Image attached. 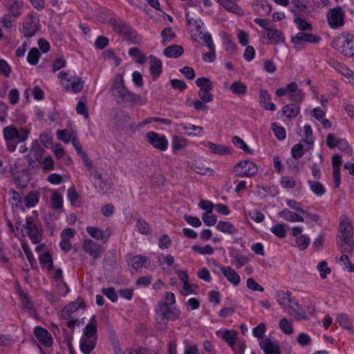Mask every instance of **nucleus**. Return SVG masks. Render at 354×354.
<instances>
[{
	"mask_svg": "<svg viewBox=\"0 0 354 354\" xmlns=\"http://www.w3.org/2000/svg\"><path fill=\"white\" fill-rule=\"evenodd\" d=\"M3 134L8 149L13 152L19 143L28 138L30 130L26 127L17 129L13 125H10L3 129Z\"/></svg>",
	"mask_w": 354,
	"mask_h": 354,
	"instance_id": "nucleus-1",
	"label": "nucleus"
},
{
	"mask_svg": "<svg viewBox=\"0 0 354 354\" xmlns=\"http://www.w3.org/2000/svg\"><path fill=\"white\" fill-rule=\"evenodd\" d=\"M266 330V324L261 322L252 329V334L259 339V345L265 354H281L277 341L272 340L270 337L263 339Z\"/></svg>",
	"mask_w": 354,
	"mask_h": 354,
	"instance_id": "nucleus-2",
	"label": "nucleus"
},
{
	"mask_svg": "<svg viewBox=\"0 0 354 354\" xmlns=\"http://www.w3.org/2000/svg\"><path fill=\"white\" fill-rule=\"evenodd\" d=\"M97 339V322L95 319H92L82 330L80 340V348L82 353L90 354L95 347Z\"/></svg>",
	"mask_w": 354,
	"mask_h": 354,
	"instance_id": "nucleus-3",
	"label": "nucleus"
},
{
	"mask_svg": "<svg viewBox=\"0 0 354 354\" xmlns=\"http://www.w3.org/2000/svg\"><path fill=\"white\" fill-rule=\"evenodd\" d=\"M275 297L279 305L289 313H295L298 319L306 317L305 313L298 302L291 297L290 291L279 290L275 294Z\"/></svg>",
	"mask_w": 354,
	"mask_h": 354,
	"instance_id": "nucleus-4",
	"label": "nucleus"
},
{
	"mask_svg": "<svg viewBox=\"0 0 354 354\" xmlns=\"http://www.w3.org/2000/svg\"><path fill=\"white\" fill-rule=\"evenodd\" d=\"M15 225V227H14L10 221L8 222L10 230L17 236L25 237L28 236L32 243H37L38 242L39 232L30 219L27 218L25 223H23L21 221H17Z\"/></svg>",
	"mask_w": 354,
	"mask_h": 354,
	"instance_id": "nucleus-5",
	"label": "nucleus"
},
{
	"mask_svg": "<svg viewBox=\"0 0 354 354\" xmlns=\"http://www.w3.org/2000/svg\"><path fill=\"white\" fill-rule=\"evenodd\" d=\"M352 236L353 228L349 219L344 216L342 217L337 243L342 250L350 251L353 250L351 241Z\"/></svg>",
	"mask_w": 354,
	"mask_h": 354,
	"instance_id": "nucleus-6",
	"label": "nucleus"
},
{
	"mask_svg": "<svg viewBox=\"0 0 354 354\" xmlns=\"http://www.w3.org/2000/svg\"><path fill=\"white\" fill-rule=\"evenodd\" d=\"M331 46L346 57H354V35L342 33L332 41Z\"/></svg>",
	"mask_w": 354,
	"mask_h": 354,
	"instance_id": "nucleus-7",
	"label": "nucleus"
},
{
	"mask_svg": "<svg viewBox=\"0 0 354 354\" xmlns=\"http://www.w3.org/2000/svg\"><path fill=\"white\" fill-rule=\"evenodd\" d=\"M56 134L58 139L63 141L64 143H69L71 142L78 155L82 157L84 165L88 168L91 167V162L87 156L86 153L82 149L81 145L73 131L67 129L57 130Z\"/></svg>",
	"mask_w": 354,
	"mask_h": 354,
	"instance_id": "nucleus-8",
	"label": "nucleus"
},
{
	"mask_svg": "<svg viewBox=\"0 0 354 354\" xmlns=\"http://www.w3.org/2000/svg\"><path fill=\"white\" fill-rule=\"evenodd\" d=\"M111 91L118 103L128 102L131 92L124 86L123 74H118L115 76Z\"/></svg>",
	"mask_w": 354,
	"mask_h": 354,
	"instance_id": "nucleus-9",
	"label": "nucleus"
},
{
	"mask_svg": "<svg viewBox=\"0 0 354 354\" xmlns=\"http://www.w3.org/2000/svg\"><path fill=\"white\" fill-rule=\"evenodd\" d=\"M275 95L279 97L287 96L290 100L295 102H301L305 98V93L294 82L288 83L285 86L278 88L275 91Z\"/></svg>",
	"mask_w": 354,
	"mask_h": 354,
	"instance_id": "nucleus-10",
	"label": "nucleus"
},
{
	"mask_svg": "<svg viewBox=\"0 0 354 354\" xmlns=\"http://www.w3.org/2000/svg\"><path fill=\"white\" fill-rule=\"evenodd\" d=\"M326 17L328 26L331 29H337L345 24L346 14L340 6L329 9Z\"/></svg>",
	"mask_w": 354,
	"mask_h": 354,
	"instance_id": "nucleus-11",
	"label": "nucleus"
},
{
	"mask_svg": "<svg viewBox=\"0 0 354 354\" xmlns=\"http://www.w3.org/2000/svg\"><path fill=\"white\" fill-rule=\"evenodd\" d=\"M185 17L192 37L196 41L201 39V37L205 33L203 32L205 29L203 21L198 17L193 16L189 11H186Z\"/></svg>",
	"mask_w": 354,
	"mask_h": 354,
	"instance_id": "nucleus-12",
	"label": "nucleus"
},
{
	"mask_svg": "<svg viewBox=\"0 0 354 354\" xmlns=\"http://www.w3.org/2000/svg\"><path fill=\"white\" fill-rule=\"evenodd\" d=\"M233 172L236 176L250 177L257 174L258 167L249 160H241L234 167Z\"/></svg>",
	"mask_w": 354,
	"mask_h": 354,
	"instance_id": "nucleus-13",
	"label": "nucleus"
},
{
	"mask_svg": "<svg viewBox=\"0 0 354 354\" xmlns=\"http://www.w3.org/2000/svg\"><path fill=\"white\" fill-rule=\"evenodd\" d=\"M146 138L153 148L161 151L167 150L169 142L165 135L155 131H149L146 134Z\"/></svg>",
	"mask_w": 354,
	"mask_h": 354,
	"instance_id": "nucleus-14",
	"label": "nucleus"
},
{
	"mask_svg": "<svg viewBox=\"0 0 354 354\" xmlns=\"http://www.w3.org/2000/svg\"><path fill=\"white\" fill-rule=\"evenodd\" d=\"M208 152L218 156H229L232 154L231 147L225 145L214 143L209 140H203L200 143Z\"/></svg>",
	"mask_w": 354,
	"mask_h": 354,
	"instance_id": "nucleus-15",
	"label": "nucleus"
},
{
	"mask_svg": "<svg viewBox=\"0 0 354 354\" xmlns=\"http://www.w3.org/2000/svg\"><path fill=\"white\" fill-rule=\"evenodd\" d=\"M35 251L39 254V261L41 268L48 272L52 270L53 268V259L51 254L46 250L45 245H37Z\"/></svg>",
	"mask_w": 354,
	"mask_h": 354,
	"instance_id": "nucleus-16",
	"label": "nucleus"
},
{
	"mask_svg": "<svg viewBox=\"0 0 354 354\" xmlns=\"http://www.w3.org/2000/svg\"><path fill=\"white\" fill-rule=\"evenodd\" d=\"M158 262L162 270L166 273L171 274L176 270V261L170 254L159 255Z\"/></svg>",
	"mask_w": 354,
	"mask_h": 354,
	"instance_id": "nucleus-17",
	"label": "nucleus"
},
{
	"mask_svg": "<svg viewBox=\"0 0 354 354\" xmlns=\"http://www.w3.org/2000/svg\"><path fill=\"white\" fill-rule=\"evenodd\" d=\"M201 40L209 49V52L204 53L203 55V59L205 62L212 63L215 60L216 53L215 46L212 41V35L209 32H206L201 37Z\"/></svg>",
	"mask_w": 354,
	"mask_h": 354,
	"instance_id": "nucleus-18",
	"label": "nucleus"
},
{
	"mask_svg": "<svg viewBox=\"0 0 354 354\" xmlns=\"http://www.w3.org/2000/svg\"><path fill=\"white\" fill-rule=\"evenodd\" d=\"M158 313L165 319L170 320L177 319L180 315V310L176 307H171L163 302H160L157 307Z\"/></svg>",
	"mask_w": 354,
	"mask_h": 354,
	"instance_id": "nucleus-19",
	"label": "nucleus"
},
{
	"mask_svg": "<svg viewBox=\"0 0 354 354\" xmlns=\"http://www.w3.org/2000/svg\"><path fill=\"white\" fill-rule=\"evenodd\" d=\"M39 29V20L35 16H29L23 24L21 32L26 37H32Z\"/></svg>",
	"mask_w": 354,
	"mask_h": 354,
	"instance_id": "nucleus-20",
	"label": "nucleus"
},
{
	"mask_svg": "<svg viewBox=\"0 0 354 354\" xmlns=\"http://www.w3.org/2000/svg\"><path fill=\"white\" fill-rule=\"evenodd\" d=\"M218 267L223 277L233 286H238L240 284L241 277L233 268L230 266H218Z\"/></svg>",
	"mask_w": 354,
	"mask_h": 354,
	"instance_id": "nucleus-21",
	"label": "nucleus"
},
{
	"mask_svg": "<svg viewBox=\"0 0 354 354\" xmlns=\"http://www.w3.org/2000/svg\"><path fill=\"white\" fill-rule=\"evenodd\" d=\"M216 335L226 342L230 347H234L238 337V333L233 329L220 328L216 331Z\"/></svg>",
	"mask_w": 354,
	"mask_h": 354,
	"instance_id": "nucleus-22",
	"label": "nucleus"
},
{
	"mask_svg": "<svg viewBox=\"0 0 354 354\" xmlns=\"http://www.w3.org/2000/svg\"><path fill=\"white\" fill-rule=\"evenodd\" d=\"M179 279L183 282V286L180 289V293L183 295H188L194 292L192 285L189 281L187 272L185 270H176L174 271Z\"/></svg>",
	"mask_w": 354,
	"mask_h": 354,
	"instance_id": "nucleus-23",
	"label": "nucleus"
},
{
	"mask_svg": "<svg viewBox=\"0 0 354 354\" xmlns=\"http://www.w3.org/2000/svg\"><path fill=\"white\" fill-rule=\"evenodd\" d=\"M188 136L201 138L205 134L204 129L190 123H182L179 125Z\"/></svg>",
	"mask_w": 354,
	"mask_h": 354,
	"instance_id": "nucleus-24",
	"label": "nucleus"
},
{
	"mask_svg": "<svg viewBox=\"0 0 354 354\" xmlns=\"http://www.w3.org/2000/svg\"><path fill=\"white\" fill-rule=\"evenodd\" d=\"M216 1L229 12L241 17L245 15L244 10L232 0H216Z\"/></svg>",
	"mask_w": 354,
	"mask_h": 354,
	"instance_id": "nucleus-25",
	"label": "nucleus"
},
{
	"mask_svg": "<svg viewBox=\"0 0 354 354\" xmlns=\"http://www.w3.org/2000/svg\"><path fill=\"white\" fill-rule=\"evenodd\" d=\"M35 335L38 341L46 346H50L53 343V338L47 330L37 326L34 330Z\"/></svg>",
	"mask_w": 354,
	"mask_h": 354,
	"instance_id": "nucleus-26",
	"label": "nucleus"
},
{
	"mask_svg": "<svg viewBox=\"0 0 354 354\" xmlns=\"http://www.w3.org/2000/svg\"><path fill=\"white\" fill-rule=\"evenodd\" d=\"M263 36H266L268 41V44H282L285 41V37L283 34L279 30L274 28H270L267 30Z\"/></svg>",
	"mask_w": 354,
	"mask_h": 354,
	"instance_id": "nucleus-27",
	"label": "nucleus"
},
{
	"mask_svg": "<svg viewBox=\"0 0 354 354\" xmlns=\"http://www.w3.org/2000/svg\"><path fill=\"white\" fill-rule=\"evenodd\" d=\"M149 61L150 74L153 80H156L162 73V62L160 61V59L153 56L149 57Z\"/></svg>",
	"mask_w": 354,
	"mask_h": 354,
	"instance_id": "nucleus-28",
	"label": "nucleus"
},
{
	"mask_svg": "<svg viewBox=\"0 0 354 354\" xmlns=\"http://www.w3.org/2000/svg\"><path fill=\"white\" fill-rule=\"evenodd\" d=\"M74 234L75 232L71 228H66L62 232L59 245L62 250H70L71 248L70 240L74 236Z\"/></svg>",
	"mask_w": 354,
	"mask_h": 354,
	"instance_id": "nucleus-29",
	"label": "nucleus"
},
{
	"mask_svg": "<svg viewBox=\"0 0 354 354\" xmlns=\"http://www.w3.org/2000/svg\"><path fill=\"white\" fill-rule=\"evenodd\" d=\"M332 162H333V179H334V184L335 187L336 188H338L340 185V167L342 165V158L339 155H335L333 156L332 158Z\"/></svg>",
	"mask_w": 354,
	"mask_h": 354,
	"instance_id": "nucleus-30",
	"label": "nucleus"
},
{
	"mask_svg": "<svg viewBox=\"0 0 354 354\" xmlns=\"http://www.w3.org/2000/svg\"><path fill=\"white\" fill-rule=\"evenodd\" d=\"M260 105L261 106L268 111H275L276 106L271 101V95L267 90H261L260 91Z\"/></svg>",
	"mask_w": 354,
	"mask_h": 354,
	"instance_id": "nucleus-31",
	"label": "nucleus"
},
{
	"mask_svg": "<svg viewBox=\"0 0 354 354\" xmlns=\"http://www.w3.org/2000/svg\"><path fill=\"white\" fill-rule=\"evenodd\" d=\"M92 180L95 187L99 188L104 192H108L109 188V181L106 176L101 174L95 173L93 176Z\"/></svg>",
	"mask_w": 354,
	"mask_h": 354,
	"instance_id": "nucleus-32",
	"label": "nucleus"
},
{
	"mask_svg": "<svg viewBox=\"0 0 354 354\" xmlns=\"http://www.w3.org/2000/svg\"><path fill=\"white\" fill-rule=\"evenodd\" d=\"M147 261L146 257L140 255H128L127 258L128 265L136 271L142 269Z\"/></svg>",
	"mask_w": 354,
	"mask_h": 354,
	"instance_id": "nucleus-33",
	"label": "nucleus"
},
{
	"mask_svg": "<svg viewBox=\"0 0 354 354\" xmlns=\"http://www.w3.org/2000/svg\"><path fill=\"white\" fill-rule=\"evenodd\" d=\"M232 144L239 149H241L245 154L254 155L255 151L251 148L242 138L239 136H234L232 138Z\"/></svg>",
	"mask_w": 354,
	"mask_h": 354,
	"instance_id": "nucleus-34",
	"label": "nucleus"
},
{
	"mask_svg": "<svg viewBox=\"0 0 354 354\" xmlns=\"http://www.w3.org/2000/svg\"><path fill=\"white\" fill-rule=\"evenodd\" d=\"M50 273L49 275L54 279V280L57 282V285H61L64 289L63 291L60 292V294L62 295H66L68 292V288L66 286V283L63 281V272L59 268L52 269L50 270Z\"/></svg>",
	"mask_w": 354,
	"mask_h": 354,
	"instance_id": "nucleus-35",
	"label": "nucleus"
},
{
	"mask_svg": "<svg viewBox=\"0 0 354 354\" xmlns=\"http://www.w3.org/2000/svg\"><path fill=\"white\" fill-rule=\"evenodd\" d=\"M86 230L93 238L101 240L103 243H105L110 236L109 230L102 231L95 227H88Z\"/></svg>",
	"mask_w": 354,
	"mask_h": 354,
	"instance_id": "nucleus-36",
	"label": "nucleus"
},
{
	"mask_svg": "<svg viewBox=\"0 0 354 354\" xmlns=\"http://www.w3.org/2000/svg\"><path fill=\"white\" fill-rule=\"evenodd\" d=\"M279 214L283 220L291 223L304 222V221L303 216L299 213L291 212L288 209H283Z\"/></svg>",
	"mask_w": 354,
	"mask_h": 354,
	"instance_id": "nucleus-37",
	"label": "nucleus"
},
{
	"mask_svg": "<svg viewBox=\"0 0 354 354\" xmlns=\"http://www.w3.org/2000/svg\"><path fill=\"white\" fill-rule=\"evenodd\" d=\"M216 229L224 234H233L236 233L237 229L229 221H220L216 225Z\"/></svg>",
	"mask_w": 354,
	"mask_h": 354,
	"instance_id": "nucleus-38",
	"label": "nucleus"
},
{
	"mask_svg": "<svg viewBox=\"0 0 354 354\" xmlns=\"http://www.w3.org/2000/svg\"><path fill=\"white\" fill-rule=\"evenodd\" d=\"M17 293L21 301L22 308L27 310L30 315H34L32 305L30 301L27 294L20 288H17Z\"/></svg>",
	"mask_w": 354,
	"mask_h": 354,
	"instance_id": "nucleus-39",
	"label": "nucleus"
},
{
	"mask_svg": "<svg viewBox=\"0 0 354 354\" xmlns=\"http://www.w3.org/2000/svg\"><path fill=\"white\" fill-rule=\"evenodd\" d=\"M300 112V106L297 104L284 106L281 109L282 115L286 118H295Z\"/></svg>",
	"mask_w": 354,
	"mask_h": 354,
	"instance_id": "nucleus-40",
	"label": "nucleus"
},
{
	"mask_svg": "<svg viewBox=\"0 0 354 354\" xmlns=\"http://www.w3.org/2000/svg\"><path fill=\"white\" fill-rule=\"evenodd\" d=\"M83 86L84 82L80 77L77 76L75 73L73 78L71 79V83L65 89L70 91L73 93H77L82 91Z\"/></svg>",
	"mask_w": 354,
	"mask_h": 354,
	"instance_id": "nucleus-41",
	"label": "nucleus"
},
{
	"mask_svg": "<svg viewBox=\"0 0 354 354\" xmlns=\"http://www.w3.org/2000/svg\"><path fill=\"white\" fill-rule=\"evenodd\" d=\"M84 248L94 258L98 257L100 253L102 252V248L96 245L94 241L90 239H87L84 241Z\"/></svg>",
	"mask_w": 354,
	"mask_h": 354,
	"instance_id": "nucleus-42",
	"label": "nucleus"
},
{
	"mask_svg": "<svg viewBox=\"0 0 354 354\" xmlns=\"http://www.w3.org/2000/svg\"><path fill=\"white\" fill-rule=\"evenodd\" d=\"M308 185L310 191L317 196H322L326 193V187L317 180H308Z\"/></svg>",
	"mask_w": 354,
	"mask_h": 354,
	"instance_id": "nucleus-43",
	"label": "nucleus"
},
{
	"mask_svg": "<svg viewBox=\"0 0 354 354\" xmlns=\"http://www.w3.org/2000/svg\"><path fill=\"white\" fill-rule=\"evenodd\" d=\"M114 354H147L148 351L144 348H122L115 346L113 348Z\"/></svg>",
	"mask_w": 354,
	"mask_h": 354,
	"instance_id": "nucleus-44",
	"label": "nucleus"
},
{
	"mask_svg": "<svg viewBox=\"0 0 354 354\" xmlns=\"http://www.w3.org/2000/svg\"><path fill=\"white\" fill-rule=\"evenodd\" d=\"M192 251L196 254L211 255L214 252V248L210 245H201L194 244L192 246Z\"/></svg>",
	"mask_w": 354,
	"mask_h": 354,
	"instance_id": "nucleus-45",
	"label": "nucleus"
},
{
	"mask_svg": "<svg viewBox=\"0 0 354 354\" xmlns=\"http://www.w3.org/2000/svg\"><path fill=\"white\" fill-rule=\"evenodd\" d=\"M336 70L346 78L348 82L354 88V71L343 64H339Z\"/></svg>",
	"mask_w": 354,
	"mask_h": 354,
	"instance_id": "nucleus-46",
	"label": "nucleus"
},
{
	"mask_svg": "<svg viewBox=\"0 0 354 354\" xmlns=\"http://www.w3.org/2000/svg\"><path fill=\"white\" fill-rule=\"evenodd\" d=\"M232 93L239 96H243L247 93V86L241 81H234L230 86Z\"/></svg>",
	"mask_w": 354,
	"mask_h": 354,
	"instance_id": "nucleus-47",
	"label": "nucleus"
},
{
	"mask_svg": "<svg viewBox=\"0 0 354 354\" xmlns=\"http://www.w3.org/2000/svg\"><path fill=\"white\" fill-rule=\"evenodd\" d=\"M183 53V48L181 46L173 45L167 47L164 50V55L169 58H177Z\"/></svg>",
	"mask_w": 354,
	"mask_h": 354,
	"instance_id": "nucleus-48",
	"label": "nucleus"
},
{
	"mask_svg": "<svg viewBox=\"0 0 354 354\" xmlns=\"http://www.w3.org/2000/svg\"><path fill=\"white\" fill-rule=\"evenodd\" d=\"M187 140L178 136H174L171 139V147L174 153L177 152L187 146Z\"/></svg>",
	"mask_w": 354,
	"mask_h": 354,
	"instance_id": "nucleus-49",
	"label": "nucleus"
},
{
	"mask_svg": "<svg viewBox=\"0 0 354 354\" xmlns=\"http://www.w3.org/2000/svg\"><path fill=\"white\" fill-rule=\"evenodd\" d=\"M75 73V72L73 71H61L58 73L59 83L64 88H66L71 83V79L73 78Z\"/></svg>",
	"mask_w": 354,
	"mask_h": 354,
	"instance_id": "nucleus-50",
	"label": "nucleus"
},
{
	"mask_svg": "<svg viewBox=\"0 0 354 354\" xmlns=\"http://www.w3.org/2000/svg\"><path fill=\"white\" fill-rule=\"evenodd\" d=\"M302 142L306 145L312 146L314 143V138L313 136V130L310 125H304L302 130Z\"/></svg>",
	"mask_w": 354,
	"mask_h": 354,
	"instance_id": "nucleus-51",
	"label": "nucleus"
},
{
	"mask_svg": "<svg viewBox=\"0 0 354 354\" xmlns=\"http://www.w3.org/2000/svg\"><path fill=\"white\" fill-rule=\"evenodd\" d=\"M279 328L283 333L287 335H290L294 332L292 321L286 318H282L279 320Z\"/></svg>",
	"mask_w": 354,
	"mask_h": 354,
	"instance_id": "nucleus-52",
	"label": "nucleus"
},
{
	"mask_svg": "<svg viewBox=\"0 0 354 354\" xmlns=\"http://www.w3.org/2000/svg\"><path fill=\"white\" fill-rule=\"evenodd\" d=\"M304 143L302 141H300L299 143L295 145L292 149H291V154L292 156L295 159L300 158L305 150L310 149L311 148V146L307 145L306 147H304V145H303Z\"/></svg>",
	"mask_w": 354,
	"mask_h": 354,
	"instance_id": "nucleus-53",
	"label": "nucleus"
},
{
	"mask_svg": "<svg viewBox=\"0 0 354 354\" xmlns=\"http://www.w3.org/2000/svg\"><path fill=\"white\" fill-rule=\"evenodd\" d=\"M41 168L44 171H52L55 169V162L50 156H46L39 160Z\"/></svg>",
	"mask_w": 354,
	"mask_h": 354,
	"instance_id": "nucleus-54",
	"label": "nucleus"
},
{
	"mask_svg": "<svg viewBox=\"0 0 354 354\" xmlns=\"http://www.w3.org/2000/svg\"><path fill=\"white\" fill-rule=\"evenodd\" d=\"M254 10L259 15L264 16L271 12L272 7L266 2L258 1L254 4Z\"/></svg>",
	"mask_w": 354,
	"mask_h": 354,
	"instance_id": "nucleus-55",
	"label": "nucleus"
},
{
	"mask_svg": "<svg viewBox=\"0 0 354 354\" xmlns=\"http://www.w3.org/2000/svg\"><path fill=\"white\" fill-rule=\"evenodd\" d=\"M196 85L199 88V90H213L214 84L207 77H199L195 81Z\"/></svg>",
	"mask_w": 354,
	"mask_h": 354,
	"instance_id": "nucleus-56",
	"label": "nucleus"
},
{
	"mask_svg": "<svg viewBox=\"0 0 354 354\" xmlns=\"http://www.w3.org/2000/svg\"><path fill=\"white\" fill-rule=\"evenodd\" d=\"M39 200V195L37 192H32L28 194L24 199L25 205L28 208L35 207Z\"/></svg>",
	"mask_w": 354,
	"mask_h": 354,
	"instance_id": "nucleus-57",
	"label": "nucleus"
},
{
	"mask_svg": "<svg viewBox=\"0 0 354 354\" xmlns=\"http://www.w3.org/2000/svg\"><path fill=\"white\" fill-rule=\"evenodd\" d=\"M317 270L319 273V277L322 279H325L327 276L331 273V269L328 266L326 261H322L317 265Z\"/></svg>",
	"mask_w": 354,
	"mask_h": 354,
	"instance_id": "nucleus-58",
	"label": "nucleus"
},
{
	"mask_svg": "<svg viewBox=\"0 0 354 354\" xmlns=\"http://www.w3.org/2000/svg\"><path fill=\"white\" fill-rule=\"evenodd\" d=\"M62 196L55 190H52L51 204L54 209H60L63 207Z\"/></svg>",
	"mask_w": 354,
	"mask_h": 354,
	"instance_id": "nucleus-59",
	"label": "nucleus"
},
{
	"mask_svg": "<svg viewBox=\"0 0 354 354\" xmlns=\"http://www.w3.org/2000/svg\"><path fill=\"white\" fill-rule=\"evenodd\" d=\"M129 55L137 63L142 64L145 62V55L136 47L131 48L129 50Z\"/></svg>",
	"mask_w": 354,
	"mask_h": 354,
	"instance_id": "nucleus-60",
	"label": "nucleus"
},
{
	"mask_svg": "<svg viewBox=\"0 0 354 354\" xmlns=\"http://www.w3.org/2000/svg\"><path fill=\"white\" fill-rule=\"evenodd\" d=\"M339 263L344 270L348 272H354V264L351 263L346 255H342L339 259Z\"/></svg>",
	"mask_w": 354,
	"mask_h": 354,
	"instance_id": "nucleus-61",
	"label": "nucleus"
},
{
	"mask_svg": "<svg viewBox=\"0 0 354 354\" xmlns=\"http://www.w3.org/2000/svg\"><path fill=\"white\" fill-rule=\"evenodd\" d=\"M270 231L274 234L278 238H285L286 236V230L285 225L281 223H278L272 226L270 229Z\"/></svg>",
	"mask_w": 354,
	"mask_h": 354,
	"instance_id": "nucleus-62",
	"label": "nucleus"
},
{
	"mask_svg": "<svg viewBox=\"0 0 354 354\" xmlns=\"http://www.w3.org/2000/svg\"><path fill=\"white\" fill-rule=\"evenodd\" d=\"M297 246L301 250H306L310 243V238L307 234H301L295 239Z\"/></svg>",
	"mask_w": 354,
	"mask_h": 354,
	"instance_id": "nucleus-63",
	"label": "nucleus"
},
{
	"mask_svg": "<svg viewBox=\"0 0 354 354\" xmlns=\"http://www.w3.org/2000/svg\"><path fill=\"white\" fill-rule=\"evenodd\" d=\"M202 220L205 225L208 227L215 225L217 222V217L212 212H205L202 215Z\"/></svg>",
	"mask_w": 354,
	"mask_h": 354,
	"instance_id": "nucleus-64",
	"label": "nucleus"
}]
</instances>
